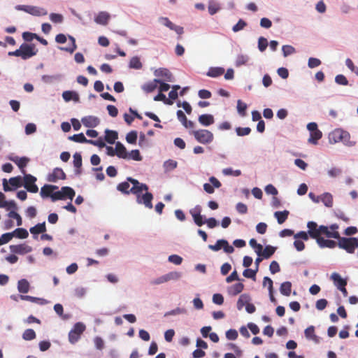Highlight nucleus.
Instances as JSON below:
<instances>
[{"label":"nucleus","mask_w":358,"mask_h":358,"mask_svg":"<svg viewBox=\"0 0 358 358\" xmlns=\"http://www.w3.org/2000/svg\"><path fill=\"white\" fill-rule=\"evenodd\" d=\"M19 51L20 52V57L23 59H27L36 55L37 50H35V45L34 44L22 43Z\"/></svg>","instance_id":"11"},{"label":"nucleus","mask_w":358,"mask_h":358,"mask_svg":"<svg viewBox=\"0 0 358 358\" xmlns=\"http://www.w3.org/2000/svg\"><path fill=\"white\" fill-rule=\"evenodd\" d=\"M22 338L25 341H31L36 338V333L32 329H27L24 331Z\"/></svg>","instance_id":"49"},{"label":"nucleus","mask_w":358,"mask_h":358,"mask_svg":"<svg viewBox=\"0 0 358 358\" xmlns=\"http://www.w3.org/2000/svg\"><path fill=\"white\" fill-rule=\"evenodd\" d=\"M266 282H268V292H269L270 300L272 303H276L277 301L273 294V280L268 277H264V280H263V285L264 286L266 285Z\"/></svg>","instance_id":"28"},{"label":"nucleus","mask_w":358,"mask_h":358,"mask_svg":"<svg viewBox=\"0 0 358 358\" xmlns=\"http://www.w3.org/2000/svg\"><path fill=\"white\" fill-rule=\"evenodd\" d=\"M307 227L310 237L315 239L317 243V240L322 238V231L320 226L315 222L310 221L307 223Z\"/></svg>","instance_id":"12"},{"label":"nucleus","mask_w":358,"mask_h":358,"mask_svg":"<svg viewBox=\"0 0 358 358\" xmlns=\"http://www.w3.org/2000/svg\"><path fill=\"white\" fill-rule=\"evenodd\" d=\"M69 38L71 41V45L69 47H65V48L62 47V48H60V49L62 50H64V51L69 52L70 53H73L77 48V45L76 44V40L71 36H69Z\"/></svg>","instance_id":"48"},{"label":"nucleus","mask_w":358,"mask_h":358,"mask_svg":"<svg viewBox=\"0 0 358 358\" xmlns=\"http://www.w3.org/2000/svg\"><path fill=\"white\" fill-rule=\"evenodd\" d=\"M257 273V268H255V269H250L247 268L244 270L243 275L244 277L247 278H251L254 280H255L256 274Z\"/></svg>","instance_id":"52"},{"label":"nucleus","mask_w":358,"mask_h":358,"mask_svg":"<svg viewBox=\"0 0 358 358\" xmlns=\"http://www.w3.org/2000/svg\"><path fill=\"white\" fill-rule=\"evenodd\" d=\"M222 173L225 176H239L241 174V171L240 170L234 171L231 168H227L222 170Z\"/></svg>","instance_id":"57"},{"label":"nucleus","mask_w":358,"mask_h":358,"mask_svg":"<svg viewBox=\"0 0 358 358\" xmlns=\"http://www.w3.org/2000/svg\"><path fill=\"white\" fill-rule=\"evenodd\" d=\"M198 120L199 123L205 127L213 124L215 122V119L213 115L203 114L199 116Z\"/></svg>","instance_id":"19"},{"label":"nucleus","mask_w":358,"mask_h":358,"mask_svg":"<svg viewBox=\"0 0 358 358\" xmlns=\"http://www.w3.org/2000/svg\"><path fill=\"white\" fill-rule=\"evenodd\" d=\"M85 330V326L81 322H77L69 333V341L71 344L76 343Z\"/></svg>","instance_id":"5"},{"label":"nucleus","mask_w":358,"mask_h":358,"mask_svg":"<svg viewBox=\"0 0 358 358\" xmlns=\"http://www.w3.org/2000/svg\"><path fill=\"white\" fill-rule=\"evenodd\" d=\"M61 190H62V195H63V199H65L67 198V199L72 200L73 199V197L75 196L76 192H75L74 189L70 187H67V186L62 187L61 188Z\"/></svg>","instance_id":"32"},{"label":"nucleus","mask_w":358,"mask_h":358,"mask_svg":"<svg viewBox=\"0 0 358 358\" xmlns=\"http://www.w3.org/2000/svg\"><path fill=\"white\" fill-rule=\"evenodd\" d=\"M236 132L239 136H247L251 132V129L250 127H237Z\"/></svg>","instance_id":"59"},{"label":"nucleus","mask_w":358,"mask_h":358,"mask_svg":"<svg viewBox=\"0 0 358 358\" xmlns=\"http://www.w3.org/2000/svg\"><path fill=\"white\" fill-rule=\"evenodd\" d=\"M268 46L267 39L264 37H260L258 40V48L261 52L266 50Z\"/></svg>","instance_id":"62"},{"label":"nucleus","mask_w":358,"mask_h":358,"mask_svg":"<svg viewBox=\"0 0 358 358\" xmlns=\"http://www.w3.org/2000/svg\"><path fill=\"white\" fill-rule=\"evenodd\" d=\"M129 67L135 69H141L142 68V63L138 57H134L131 59L129 62Z\"/></svg>","instance_id":"50"},{"label":"nucleus","mask_w":358,"mask_h":358,"mask_svg":"<svg viewBox=\"0 0 358 358\" xmlns=\"http://www.w3.org/2000/svg\"><path fill=\"white\" fill-rule=\"evenodd\" d=\"M181 277V274L177 271L169 272L167 274L162 275L156 279L152 280L150 283L152 285H156L166 282L170 280H178Z\"/></svg>","instance_id":"10"},{"label":"nucleus","mask_w":358,"mask_h":358,"mask_svg":"<svg viewBox=\"0 0 358 358\" xmlns=\"http://www.w3.org/2000/svg\"><path fill=\"white\" fill-rule=\"evenodd\" d=\"M250 297L247 294H243L240 296L237 301V308L240 310L244 306H247L250 303Z\"/></svg>","instance_id":"31"},{"label":"nucleus","mask_w":358,"mask_h":358,"mask_svg":"<svg viewBox=\"0 0 358 358\" xmlns=\"http://www.w3.org/2000/svg\"><path fill=\"white\" fill-rule=\"evenodd\" d=\"M8 215L9 217L14 218L15 220H16L17 226L22 225V217L17 213H16L14 210H11L10 212H9Z\"/></svg>","instance_id":"61"},{"label":"nucleus","mask_w":358,"mask_h":358,"mask_svg":"<svg viewBox=\"0 0 358 358\" xmlns=\"http://www.w3.org/2000/svg\"><path fill=\"white\" fill-rule=\"evenodd\" d=\"M247 25V23L242 19H240L238 22L233 27L232 30L234 32H238L243 29Z\"/></svg>","instance_id":"58"},{"label":"nucleus","mask_w":358,"mask_h":358,"mask_svg":"<svg viewBox=\"0 0 358 358\" xmlns=\"http://www.w3.org/2000/svg\"><path fill=\"white\" fill-rule=\"evenodd\" d=\"M66 174L63 171V170L60 168H55L53 169L52 172L48 174L47 177V180L51 182H55L58 180H65Z\"/></svg>","instance_id":"13"},{"label":"nucleus","mask_w":358,"mask_h":358,"mask_svg":"<svg viewBox=\"0 0 358 358\" xmlns=\"http://www.w3.org/2000/svg\"><path fill=\"white\" fill-rule=\"evenodd\" d=\"M20 299L24 301H29L31 302L38 303L41 305L45 304L47 301L43 299H40L29 295H20Z\"/></svg>","instance_id":"41"},{"label":"nucleus","mask_w":358,"mask_h":358,"mask_svg":"<svg viewBox=\"0 0 358 358\" xmlns=\"http://www.w3.org/2000/svg\"><path fill=\"white\" fill-rule=\"evenodd\" d=\"M10 249L12 252L16 254H26L31 250V247L25 244L12 245H10Z\"/></svg>","instance_id":"17"},{"label":"nucleus","mask_w":358,"mask_h":358,"mask_svg":"<svg viewBox=\"0 0 358 358\" xmlns=\"http://www.w3.org/2000/svg\"><path fill=\"white\" fill-rule=\"evenodd\" d=\"M58 187L55 185H45L43 186L41 189V196L42 197H51V195L52 194V192L55 189H57Z\"/></svg>","instance_id":"22"},{"label":"nucleus","mask_w":358,"mask_h":358,"mask_svg":"<svg viewBox=\"0 0 358 358\" xmlns=\"http://www.w3.org/2000/svg\"><path fill=\"white\" fill-rule=\"evenodd\" d=\"M126 140L130 144H135L137 140V132L131 131L127 134Z\"/></svg>","instance_id":"54"},{"label":"nucleus","mask_w":358,"mask_h":358,"mask_svg":"<svg viewBox=\"0 0 358 358\" xmlns=\"http://www.w3.org/2000/svg\"><path fill=\"white\" fill-rule=\"evenodd\" d=\"M335 81L337 84L341 85H348V80L346 77L342 74L337 75L335 78Z\"/></svg>","instance_id":"64"},{"label":"nucleus","mask_w":358,"mask_h":358,"mask_svg":"<svg viewBox=\"0 0 358 358\" xmlns=\"http://www.w3.org/2000/svg\"><path fill=\"white\" fill-rule=\"evenodd\" d=\"M29 283L26 279H21L17 283L18 292L22 294H27L29 290Z\"/></svg>","instance_id":"30"},{"label":"nucleus","mask_w":358,"mask_h":358,"mask_svg":"<svg viewBox=\"0 0 358 358\" xmlns=\"http://www.w3.org/2000/svg\"><path fill=\"white\" fill-rule=\"evenodd\" d=\"M248 59L249 57L247 55H238L236 60V66H241L242 65H245L248 62Z\"/></svg>","instance_id":"55"},{"label":"nucleus","mask_w":358,"mask_h":358,"mask_svg":"<svg viewBox=\"0 0 358 358\" xmlns=\"http://www.w3.org/2000/svg\"><path fill=\"white\" fill-rule=\"evenodd\" d=\"M195 210H197V211L196 212H191V214L193 217L195 224L197 226L201 227L205 223V222L203 221V217L201 215L200 208H199V207L196 208Z\"/></svg>","instance_id":"29"},{"label":"nucleus","mask_w":358,"mask_h":358,"mask_svg":"<svg viewBox=\"0 0 358 358\" xmlns=\"http://www.w3.org/2000/svg\"><path fill=\"white\" fill-rule=\"evenodd\" d=\"M320 229L322 231V235H324L329 238L338 239L340 238L338 232L339 226L337 224H332L330 226L320 225Z\"/></svg>","instance_id":"8"},{"label":"nucleus","mask_w":358,"mask_h":358,"mask_svg":"<svg viewBox=\"0 0 358 358\" xmlns=\"http://www.w3.org/2000/svg\"><path fill=\"white\" fill-rule=\"evenodd\" d=\"M73 165L77 169L76 171V174H80L81 173L80 168L82 166V157L81 155L78 152H76L73 156Z\"/></svg>","instance_id":"37"},{"label":"nucleus","mask_w":358,"mask_h":358,"mask_svg":"<svg viewBox=\"0 0 358 358\" xmlns=\"http://www.w3.org/2000/svg\"><path fill=\"white\" fill-rule=\"evenodd\" d=\"M22 180L21 176L13 177L9 179V184L14 188L22 186Z\"/></svg>","instance_id":"47"},{"label":"nucleus","mask_w":358,"mask_h":358,"mask_svg":"<svg viewBox=\"0 0 358 358\" xmlns=\"http://www.w3.org/2000/svg\"><path fill=\"white\" fill-rule=\"evenodd\" d=\"M224 73V69L222 67H210L206 75L211 78H217Z\"/></svg>","instance_id":"26"},{"label":"nucleus","mask_w":358,"mask_h":358,"mask_svg":"<svg viewBox=\"0 0 358 358\" xmlns=\"http://www.w3.org/2000/svg\"><path fill=\"white\" fill-rule=\"evenodd\" d=\"M160 83V80L154 79L152 81L148 82L142 86V89L146 93H150L157 87V84Z\"/></svg>","instance_id":"25"},{"label":"nucleus","mask_w":358,"mask_h":358,"mask_svg":"<svg viewBox=\"0 0 358 358\" xmlns=\"http://www.w3.org/2000/svg\"><path fill=\"white\" fill-rule=\"evenodd\" d=\"M282 53L284 57H287L295 52V48L292 45H285L282 48Z\"/></svg>","instance_id":"56"},{"label":"nucleus","mask_w":358,"mask_h":358,"mask_svg":"<svg viewBox=\"0 0 358 358\" xmlns=\"http://www.w3.org/2000/svg\"><path fill=\"white\" fill-rule=\"evenodd\" d=\"M275 248L271 245H266L261 252V256L264 259H268L275 252Z\"/></svg>","instance_id":"40"},{"label":"nucleus","mask_w":358,"mask_h":358,"mask_svg":"<svg viewBox=\"0 0 358 358\" xmlns=\"http://www.w3.org/2000/svg\"><path fill=\"white\" fill-rule=\"evenodd\" d=\"M249 243L250 246L255 249V252L258 256H261V252L263 250V246L257 243V241L254 238L250 240Z\"/></svg>","instance_id":"51"},{"label":"nucleus","mask_w":358,"mask_h":358,"mask_svg":"<svg viewBox=\"0 0 358 358\" xmlns=\"http://www.w3.org/2000/svg\"><path fill=\"white\" fill-rule=\"evenodd\" d=\"M329 141L331 144L342 142L347 146L355 145V142L350 141V134L342 129H336L329 134Z\"/></svg>","instance_id":"2"},{"label":"nucleus","mask_w":358,"mask_h":358,"mask_svg":"<svg viewBox=\"0 0 358 358\" xmlns=\"http://www.w3.org/2000/svg\"><path fill=\"white\" fill-rule=\"evenodd\" d=\"M29 231L33 235L44 233L46 231L45 223H38L34 227L30 228Z\"/></svg>","instance_id":"36"},{"label":"nucleus","mask_w":358,"mask_h":358,"mask_svg":"<svg viewBox=\"0 0 358 358\" xmlns=\"http://www.w3.org/2000/svg\"><path fill=\"white\" fill-rule=\"evenodd\" d=\"M69 139L71 141L77 142V143H87L88 139H87L85 135L83 133H80L78 134H74L71 136L69 137Z\"/></svg>","instance_id":"46"},{"label":"nucleus","mask_w":358,"mask_h":358,"mask_svg":"<svg viewBox=\"0 0 358 358\" xmlns=\"http://www.w3.org/2000/svg\"><path fill=\"white\" fill-rule=\"evenodd\" d=\"M317 243L321 248H334L338 245V243L335 241L324 239L323 237H322V238H319Z\"/></svg>","instance_id":"23"},{"label":"nucleus","mask_w":358,"mask_h":358,"mask_svg":"<svg viewBox=\"0 0 358 358\" xmlns=\"http://www.w3.org/2000/svg\"><path fill=\"white\" fill-rule=\"evenodd\" d=\"M195 139L202 144H209L214 139L213 134L207 129H199L193 131Z\"/></svg>","instance_id":"4"},{"label":"nucleus","mask_w":358,"mask_h":358,"mask_svg":"<svg viewBox=\"0 0 358 358\" xmlns=\"http://www.w3.org/2000/svg\"><path fill=\"white\" fill-rule=\"evenodd\" d=\"M10 159L15 164H17V166L19 167V169L21 170V171L23 174H26L25 170L24 169L27 166V164L29 162V159L28 157H12Z\"/></svg>","instance_id":"15"},{"label":"nucleus","mask_w":358,"mask_h":358,"mask_svg":"<svg viewBox=\"0 0 358 358\" xmlns=\"http://www.w3.org/2000/svg\"><path fill=\"white\" fill-rule=\"evenodd\" d=\"M305 336L308 339H311L315 343L319 342L318 336L315 335V327L313 326H310L307 329H306L305 331Z\"/></svg>","instance_id":"33"},{"label":"nucleus","mask_w":358,"mask_h":358,"mask_svg":"<svg viewBox=\"0 0 358 358\" xmlns=\"http://www.w3.org/2000/svg\"><path fill=\"white\" fill-rule=\"evenodd\" d=\"M110 19V15L107 12H100L96 16L94 21L96 23L101 25H106Z\"/></svg>","instance_id":"20"},{"label":"nucleus","mask_w":358,"mask_h":358,"mask_svg":"<svg viewBox=\"0 0 358 358\" xmlns=\"http://www.w3.org/2000/svg\"><path fill=\"white\" fill-rule=\"evenodd\" d=\"M211 184L205 183L203 185V189L208 194H213L215 192L214 188H220L222 186L221 182L214 176L209 178Z\"/></svg>","instance_id":"14"},{"label":"nucleus","mask_w":358,"mask_h":358,"mask_svg":"<svg viewBox=\"0 0 358 358\" xmlns=\"http://www.w3.org/2000/svg\"><path fill=\"white\" fill-rule=\"evenodd\" d=\"M15 8L18 10H22L35 16L45 15L47 14V11L45 9L37 6L17 5Z\"/></svg>","instance_id":"9"},{"label":"nucleus","mask_w":358,"mask_h":358,"mask_svg":"<svg viewBox=\"0 0 358 358\" xmlns=\"http://www.w3.org/2000/svg\"><path fill=\"white\" fill-rule=\"evenodd\" d=\"M37 178L31 174H24L22 180V185L24 187L31 193H37L38 187L36 185Z\"/></svg>","instance_id":"6"},{"label":"nucleus","mask_w":358,"mask_h":358,"mask_svg":"<svg viewBox=\"0 0 358 358\" xmlns=\"http://www.w3.org/2000/svg\"><path fill=\"white\" fill-rule=\"evenodd\" d=\"M331 280L334 281L335 285L338 289H340L343 287H345L347 285V280L343 279L341 275L337 273H333L331 275Z\"/></svg>","instance_id":"24"},{"label":"nucleus","mask_w":358,"mask_h":358,"mask_svg":"<svg viewBox=\"0 0 358 358\" xmlns=\"http://www.w3.org/2000/svg\"><path fill=\"white\" fill-rule=\"evenodd\" d=\"M289 215L288 210L277 211L274 213V216L278 220V222L281 224L285 222Z\"/></svg>","instance_id":"39"},{"label":"nucleus","mask_w":358,"mask_h":358,"mask_svg":"<svg viewBox=\"0 0 358 358\" xmlns=\"http://www.w3.org/2000/svg\"><path fill=\"white\" fill-rule=\"evenodd\" d=\"M13 236L14 234L13 232L3 234L0 238V245L8 243Z\"/></svg>","instance_id":"60"},{"label":"nucleus","mask_w":358,"mask_h":358,"mask_svg":"<svg viewBox=\"0 0 358 358\" xmlns=\"http://www.w3.org/2000/svg\"><path fill=\"white\" fill-rule=\"evenodd\" d=\"M247 105L243 103L241 100L237 101V110L241 116H245L246 114Z\"/></svg>","instance_id":"53"},{"label":"nucleus","mask_w":358,"mask_h":358,"mask_svg":"<svg viewBox=\"0 0 358 358\" xmlns=\"http://www.w3.org/2000/svg\"><path fill=\"white\" fill-rule=\"evenodd\" d=\"M105 134V141L110 144H113L118 137L117 132L115 131L106 129Z\"/></svg>","instance_id":"27"},{"label":"nucleus","mask_w":358,"mask_h":358,"mask_svg":"<svg viewBox=\"0 0 358 358\" xmlns=\"http://www.w3.org/2000/svg\"><path fill=\"white\" fill-rule=\"evenodd\" d=\"M154 100L156 101H162L165 103L169 104V105L173 103V102L171 100L167 99L166 96L161 92H159V93L154 97Z\"/></svg>","instance_id":"63"},{"label":"nucleus","mask_w":358,"mask_h":358,"mask_svg":"<svg viewBox=\"0 0 358 358\" xmlns=\"http://www.w3.org/2000/svg\"><path fill=\"white\" fill-rule=\"evenodd\" d=\"M321 201L329 208L333 206V196L330 193H324L321 196Z\"/></svg>","instance_id":"42"},{"label":"nucleus","mask_w":358,"mask_h":358,"mask_svg":"<svg viewBox=\"0 0 358 358\" xmlns=\"http://www.w3.org/2000/svg\"><path fill=\"white\" fill-rule=\"evenodd\" d=\"M115 152L119 158L127 159L129 157L126 148L120 142H117L115 145Z\"/></svg>","instance_id":"21"},{"label":"nucleus","mask_w":358,"mask_h":358,"mask_svg":"<svg viewBox=\"0 0 358 358\" xmlns=\"http://www.w3.org/2000/svg\"><path fill=\"white\" fill-rule=\"evenodd\" d=\"M62 97L66 101H69L71 99L78 101L79 97L78 94L72 91H65L62 94Z\"/></svg>","instance_id":"43"},{"label":"nucleus","mask_w":358,"mask_h":358,"mask_svg":"<svg viewBox=\"0 0 358 358\" xmlns=\"http://www.w3.org/2000/svg\"><path fill=\"white\" fill-rule=\"evenodd\" d=\"M338 246L345 250L347 252L352 254L358 248V240L357 238L341 237L338 238Z\"/></svg>","instance_id":"3"},{"label":"nucleus","mask_w":358,"mask_h":358,"mask_svg":"<svg viewBox=\"0 0 358 358\" xmlns=\"http://www.w3.org/2000/svg\"><path fill=\"white\" fill-rule=\"evenodd\" d=\"M83 125L86 127H96L99 122L100 120L97 117L95 116H86L82 118L81 120Z\"/></svg>","instance_id":"16"},{"label":"nucleus","mask_w":358,"mask_h":358,"mask_svg":"<svg viewBox=\"0 0 358 358\" xmlns=\"http://www.w3.org/2000/svg\"><path fill=\"white\" fill-rule=\"evenodd\" d=\"M148 186L140 182L138 180L128 177L127 181L120 182L117 186V189L124 194H136L139 192L148 190Z\"/></svg>","instance_id":"1"},{"label":"nucleus","mask_w":358,"mask_h":358,"mask_svg":"<svg viewBox=\"0 0 358 358\" xmlns=\"http://www.w3.org/2000/svg\"><path fill=\"white\" fill-rule=\"evenodd\" d=\"M13 233L14 234V236L22 239L26 238L29 236L28 231L24 228H17L14 230Z\"/></svg>","instance_id":"45"},{"label":"nucleus","mask_w":358,"mask_h":358,"mask_svg":"<svg viewBox=\"0 0 358 358\" xmlns=\"http://www.w3.org/2000/svg\"><path fill=\"white\" fill-rule=\"evenodd\" d=\"M145 193L142 194L143 192H139L135 194L136 197V202L138 204L143 205L145 208L152 209L153 208L152 201L153 199V195L148 190L144 191Z\"/></svg>","instance_id":"7"},{"label":"nucleus","mask_w":358,"mask_h":358,"mask_svg":"<svg viewBox=\"0 0 358 358\" xmlns=\"http://www.w3.org/2000/svg\"><path fill=\"white\" fill-rule=\"evenodd\" d=\"M208 12L210 15L215 14L220 9V4L213 0L208 2Z\"/></svg>","instance_id":"44"},{"label":"nucleus","mask_w":358,"mask_h":358,"mask_svg":"<svg viewBox=\"0 0 358 358\" xmlns=\"http://www.w3.org/2000/svg\"><path fill=\"white\" fill-rule=\"evenodd\" d=\"M244 289V285L241 282H238L233 285L229 288V293L231 295L236 296L240 294Z\"/></svg>","instance_id":"35"},{"label":"nucleus","mask_w":358,"mask_h":358,"mask_svg":"<svg viewBox=\"0 0 358 358\" xmlns=\"http://www.w3.org/2000/svg\"><path fill=\"white\" fill-rule=\"evenodd\" d=\"M292 291V283L289 281L285 282L281 284L280 292L282 295L289 296Z\"/></svg>","instance_id":"38"},{"label":"nucleus","mask_w":358,"mask_h":358,"mask_svg":"<svg viewBox=\"0 0 358 358\" xmlns=\"http://www.w3.org/2000/svg\"><path fill=\"white\" fill-rule=\"evenodd\" d=\"M322 137V133L320 130H316L315 131L310 133V138H308V143L317 145L318 141Z\"/></svg>","instance_id":"34"},{"label":"nucleus","mask_w":358,"mask_h":358,"mask_svg":"<svg viewBox=\"0 0 358 358\" xmlns=\"http://www.w3.org/2000/svg\"><path fill=\"white\" fill-rule=\"evenodd\" d=\"M155 75L157 77H162L164 81L172 82L173 75L167 69L160 68L155 71Z\"/></svg>","instance_id":"18"}]
</instances>
